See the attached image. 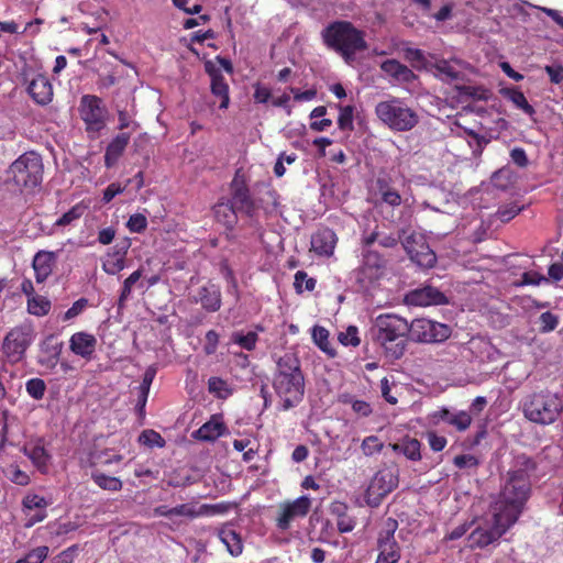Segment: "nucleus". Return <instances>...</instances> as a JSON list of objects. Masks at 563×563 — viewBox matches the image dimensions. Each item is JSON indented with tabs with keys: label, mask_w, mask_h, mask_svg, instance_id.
Wrapping results in <instances>:
<instances>
[{
	"label": "nucleus",
	"mask_w": 563,
	"mask_h": 563,
	"mask_svg": "<svg viewBox=\"0 0 563 563\" xmlns=\"http://www.w3.org/2000/svg\"><path fill=\"white\" fill-rule=\"evenodd\" d=\"M272 385L283 411L297 407L303 400L306 379L300 360L295 354L286 353L276 361Z\"/></svg>",
	"instance_id": "obj_1"
},
{
	"label": "nucleus",
	"mask_w": 563,
	"mask_h": 563,
	"mask_svg": "<svg viewBox=\"0 0 563 563\" xmlns=\"http://www.w3.org/2000/svg\"><path fill=\"white\" fill-rule=\"evenodd\" d=\"M375 341L384 349L387 357L399 360L406 352L409 339V323L397 314H380L372 329Z\"/></svg>",
	"instance_id": "obj_2"
},
{
	"label": "nucleus",
	"mask_w": 563,
	"mask_h": 563,
	"mask_svg": "<svg viewBox=\"0 0 563 563\" xmlns=\"http://www.w3.org/2000/svg\"><path fill=\"white\" fill-rule=\"evenodd\" d=\"M530 492V476L525 471H511L494 509L510 522L516 523Z\"/></svg>",
	"instance_id": "obj_3"
},
{
	"label": "nucleus",
	"mask_w": 563,
	"mask_h": 563,
	"mask_svg": "<svg viewBox=\"0 0 563 563\" xmlns=\"http://www.w3.org/2000/svg\"><path fill=\"white\" fill-rule=\"evenodd\" d=\"M523 417L539 426L555 423L563 413V399L558 393L541 389L526 395L521 400Z\"/></svg>",
	"instance_id": "obj_4"
},
{
	"label": "nucleus",
	"mask_w": 563,
	"mask_h": 563,
	"mask_svg": "<svg viewBox=\"0 0 563 563\" xmlns=\"http://www.w3.org/2000/svg\"><path fill=\"white\" fill-rule=\"evenodd\" d=\"M321 36L327 47L340 53L346 60L367 47L364 33L349 21L330 23L322 30Z\"/></svg>",
	"instance_id": "obj_5"
},
{
	"label": "nucleus",
	"mask_w": 563,
	"mask_h": 563,
	"mask_svg": "<svg viewBox=\"0 0 563 563\" xmlns=\"http://www.w3.org/2000/svg\"><path fill=\"white\" fill-rule=\"evenodd\" d=\"M43 172L42 157L35 152H26L10 165L7 183L12 184L20 191L34 189L41 185Z\"/></svg>",
	"instance_id": "obj_6"
},
{
	"label": "nucleus",
	"mask_w": 563,
	"mask_h": 563,
	"mask_svg": "<svg viewBox=\"0 0 563 563\" xmlns=\"http://www.w3.org/2000/svg\"><path fill=\"white\" fill-rule=\"evenodd\" d=\"M375 114L396 132H408L419 123L418 113L397 97L379 101L375 107Z\"/></svg>",
	"instance_id": "obj_7"
},
{
	"label": "nucleus",
	"mask_w": 563,
	"mask_h": 563,
	"mask_svg": "<svg viewBox=\"0 0 563 563\" xmlns=\"http://www.w3.org/2000/svg\"><path fill=\"white\" fill-rule=\"evenodd\" d=\"M206 74L210 77V90L214 98L219 99L220 109H228L230 104V87L222 75L221 69L228 74L233 73L230 59L218 55L214 60H206L203 64Z\"/></svg>",
	"instance_id": "obj_8"
},
{
	"label": "nucleus",
	"mask_w": 563,
	"mask_h": 563,
	"mask_svg": "<svg viewBox=\"0 0 563 563\" xmlns=\"http://www.w3.org/2000/svg\"><path fill=\"white\" fill-rule=\"evenodd\" d=\"M34 339L31 324L24 323L12 328L3 339L2 351L11 364L21 362Z\"/></svg>",
	"instance_id": "obj_9"
},
{
	"label": "nucleus",
	"mask_w": 563,
	"mask_h": 563,
	"mask_svg": "<svg viewBox=\"0 0 563 563\" xmlns=\"http://www.w3.org/2000/svg\"><path fill=\"white\" fill-rule=\"evenodd\" d=\"M409 338L420 343H441L451 336V328L427 318H417L409 323Z\"/></svg>",
	"instance_id": "obj_10"
},
{
	"label": "nucleus",
	"mask_w": 563,
	"mask_h": 563,
	"mask_svg": "<svg viewBox=\"0 0 563 563\" xmlns=\"http://www.w3.org/2000/svg\"><path fill=\"white\" fill-rule=\"evenodd\" d=\"M398 471L391 467L379 470L371 479L365 492L366 503L377 507L382 500L398 486Z\"/></svg>",
	"instance_id": "obj_11"
},
{
	"label": "nucleus",
	"mask_w": 563,
	"mask_h": 563,
	"mask_svg": "<svg viewBox=\"0 0 563 563\" xmlns=\"http://www.w3.org/2000/svg\"><path fill=\"white\" fill-rule=\"evenodd\" d=\"M398 528L397 520L388 518L377 538L378 555L375 563H398L401 558V550L395 539Z\"/></svg>",
	"instance_id": "obj_12"
},
{
	"label": "nucleus",
	"mask_w": 563,
	"mask_h": 563,
	"mask_svg": "<svg viewBox=\"0 0 563 563\" xmlns=\"http://www.w3.org/2000/svg\"><path fill=\"white\" fill-rule=\"evenodd\" d=\"M412 262L423 268H431L437 263L435 253L430 249L422 233L412 231L401 242Z\"/></svg>",
	"instance_id": "obj_13"
},
{
	"label": "nucleus",
	"mask_w": 563,
	"mask_h": 563,
	"mask_svg": "<svg viewBox=\"0 0 563 563\" xmlns=\"http://www.w3.org/2000/svg\"><path fill=\"white\" fill-rule=\"evenodd\" d=\"M311 508V499L303 495L294 500L284 501L278 506L275 526L280 531L290 529L297 519L305 518Z\"/></svg>",
	"instance_id": "obj_14"
},
{
	"label": "nucleus",
	"mask_w": 563,
	"mask_h": 563,
	"mask_svg": "<svg viewBox=\"0 0 563 563\" xmlns=\"http://www.w3.org/2000/svg\"><path fill=\"white\" fill-rule=\"evenodd\" d=\"M78 110L88 132H99L106 126L107 110L101 98L95 95H84Z\"/></svg>",
	"instance_id": "obj_15"
},
{
	"label": "nucleus",
	"mask_w": 563,
	"mask_h": 563,
	"mask_svg": "<svg viewBox=\"0 0 563 563\" xmlns=\"http://www.w3.org/2000/svg\"><path fill=\"white\" fill-rule=\"evenodd\" d=\"M231 198L229 203L234 208L235 212L244 214L253 219L256 216L258 206L251 196L250 188L244 177L236 174L230 184Z\"/></svg>",
	"instance_id": "obj_16"
},
{
	"label": "nucleus",
	"mask_w": 563,
	"mask_h": 563,
	"mask_svg": "<svg viewBox=\"0 0 563 563\" xmlns=\"http://www.w3.org/2000/svg\"><path fill=\"white\" fill-rule=\"evenodd\" d=\"M509 519H506L494 509V522L492 528H476L470 536L472 547L485 548L497 541L506 531L514 526Z\"/></svg>",
	"instance_id": "obj_17"
},
{
	"label": "nucleus",
	"mask_w": 563,
	"mask_h": 563,
	"mask_svg": "<svg viewBox=\"0 0 563 563\" xmlns=\"http://www.w3.org/2000/svg\"><path fill=\"white\" fill-rule=\"evenodd\" d=\"M406 300L410 305L421 307L448 302L445 295L433 286H424L411 290L407 294Z\"/></svg>",
	"instance_id": "obj_18"
},
{
	"label": "nucleus",
	"mask_w": 563,
	"mask_h": 563,
	"mask_svg": "<svg viewBox=\"0 0 563 563\" xmlns=\"http://www.w3.org/2000/svg\"><path fill=\"white\" fill-rule=\"evenodd\" d=\"M401 240L399 233L386 232L376 225L372 231H363L361 236L362 246H374L377 243L380 247L391 250L398 246Z\"/></svg>",
	"instance_id": "obj_19"
},
{
	"label": "nucleus",
	"mask_w": 563,
	"mask_h": 563,
	"mask_svg": "<svg viewBox=\"0 0 563 563\" xmlns=\"http://www.w3.org/2000/svg\"><path fill=\"white\" fill-rule=\"evenodd\" d=\"M338 242L336 234L329 228H321L311 236V250L322 256H331Z\"/></svg>",
	"instance_id": "obj_20"
},
{
	"label": "nucleus",
	"mask_w": 563,
	"mask_h": 563,
	"mask_svg": "<svg viewBox=\"0 0 563 563\" xmlns=\"http://www.w3.org/2000/svg\"><path fill=\"white\" fill-rule=\"evenodd\" d=\"M27 92L37 104H48L53 99V86L42 74L36 75L27 86Z\"/></svg>",
	"instance_id": "obj_21"
},
{
	"label": "nucleus",
	"mask_w": 563,
	"mask_h": 563,
	"mask_svg": "<svg viewBox=\"0 0 563 563\" xmlns=\"http://www.w3.org/2000/svg\"><path fill=\"white\" fill-rule=\"evenodd\" d=\"M195 301L199 302L208 312L218 311L222 303L220 287L213 283H208L201 286L198 289Z\"/></svg>",
	"instance_id": "obj_22"
},
{
	"label": "nucleus",
	"mask_w": 563,
	"mask_h": 563,
	"mask_svg": "<svg viewBox=\"0 0 563 563\" xmlns=\"http://www.w3.org/2000/svg\"><path fill=\"white\" fill-rule=\"evenodd\" d=\"M63 342H57L53 335L45 339L41 345L38 363L46 369L53 371L59 363Z\"/></svg>",
	"instance_id": "obj_23"
},
{
	"label": "nucleus",
	"mask_w": 563,
	"mask_h": 563,
	"mask_svg": "<svg viewBox=\"0 0 563 563\" xmlns=\"http://www.w3.org/2000/svg\"><path fill=\"white\" fill-rule=\"evenodd\" d=\"M57 255L51 251H38L33 258V269L35 273L36 283L45 282L55 267Z\"/></svg>",
	"instance_id": "obj_24"
},
{
	"label": "nucleus",
	"mask_w": 563,
	"mask_h": 563,
	"mask_svg": "<svg viewBox=\"0 0 563 563\" xmlns=\"http://www.w3.org/2000/svg\"><path fill=\"white\" fill-rule=\"evenodd\" d=\"M96 346L97 339L95 335L87 332H76L69 340L70 351L86 360H90L92 357Z\"/></svg>",
	"instance_id": "obj_25"
},
{
	"label": "nucleus",
	"mask_w": 563,
	"mask_h": 563,
	"mask_svg": "<svg viewBox=\"0 0 563 563\" xmlns=\"http://www.w3.org/2000/svg\"><path fill=\"white\" fill-rule=\"evenodd\" d=\"M380 69L394 81L399 84H410L417 78L415 73L409 67L401 64L397 59L384 60L380 64Z\"/></svg>",
	"instance_id": "obj_26"
},
{
	"label": "nucleus",
	"mask_w": 563,
	"mask_h": 563,
	"mask_svg": "<svg viewBox=\"0 0 563 563\" xmlns=\"http://www.w3.org/2000/svg\"><path fill=\"white\" fill-rule=\"evenodd\" d=\"M131 135L128 132H121L115 135L112 141L108 144L104 153V166L107 168L113 167L119 158L124 153L126 146L129 145Z\"/></svg>",
	"instance_id": "obj_27"
},
{
	"label": "nucleus",
	"mask_w": 563,
	"mask_h": 563,
	"mask_svg": "<svg viewBox=\"0 0 563 563\" xmlns=\"http://www.w3.org/2000/svg\"><path fill=\"white\" fill-rule=\"evenodd\" d=\"M225 431V426L222 417L213 415L209 421L205 422L198 430L192 433V437L201 441H214L221 437Z\"/></svg>",
	"instance_id": "obj_28"
},
{
	"label": "nucleus",
	"mask_w": 563,
	"mask_h": 563,
	"mask_svg": "<svg viewBox=\"0 0 563 563\" xmlns=\"http://www.w3.org/2000/svg\"><path fill=\"white\" fill-rule=\"evenodd\" d=\"M23 453L32 461L34 466L41 472L46 473L51 455L44 448L43 441L38 439L32 445H24Z\"/></svg>",
	"instance_id": "obj_29"
},
{
	"label": "nucleus",
	"mask_w": 563,
	"mask_h": 563,
	"mask_svg": "<svg viewBox=\"0 0 563 563\" xmlns=\"http://www.w3.org/2000/svg\"><path fill=\"white\" fill-rule=\"evenodd\" d=\"M384 274V269L361 264V266L355 271V280L360 288L369 290L375 287Z\"/></svg>",
	"instance_id": "obj_30"
},
{
	"label": "nucleus",
	"mask_w": 563,
	"mask_h": 563,
	"mask_svg": "<svg viewBox=\"0 0 563 563\" xmlns=\"http://www.w3.org/2000/svg\"><path fill=\"white\" fill-rule=\"evenodd\" d=\"M218 537L232 556H239L242 554L244 549L243 540L241 534L234 529L225 526L219 530Z\"/></svg>",
	"instance_id": "obj_31"
},
{
	"label": "nucleus",
	"mask_w": 563,
	"mask_h": 563,
	"mask_svg": "<svg viewBox=\"0 0 563 563\" xmlns=\"http://www.w3.org/2000/svg\"><path fill=\"white\" fill-rule=\"evenodd\" d=\"M389 446L395 453L402 454L410 461L421 460V443L415 438L405 437L401 441L391 443Z\"/></svg>",
	"instance_id": "obj_32"
},
{
	"label": "nucleus",
	"mask_w": 563,
	"mask_h": 563,
	"mask_svg": "<svg viewBox=\"0 0 563 563\" xmlns=\"http://www.w3.org/2000/svg\"><path fill=\"white\" fill-rule=\"evenodd\" d=\"M126 247L121 250L114 249L107 253L106 260L102 263V269L109 275H115L125 267Z\"/></svg>",
	"instance_id": "obj_33"
},
{
	"label": "nucleus",
	"mask_w": 563,
	"mask_h": 563,
	"mask_svg": "<svg viewBox=\"0 0 563 563\" xmlns=\"http://www.w3.org/2000/svg\"><path fill=\"white\" fill-rule=\"evenodd\" d=\"M499 92L504 98L511 101L516 108L522 110L526 114L532 117L536 113L534 108L528 102L523 92L518 88L506 87L501 88Z\"/></svg>",
	"instance_id": "obj_34"
},
{
	"label": "nucleus",
	"mask_w": 563,
	"mask_h": 563,
	"mask_svg": "<svg viewBox=\"0 0 563 563\" xmlns=\"http://www.w3.org/2000/svg\"><path fill=\"white\" fill-rule=\"evenodd\" d=\"M123 456L119 453H114L111 449L93 450L89 453V464L92 467L96 466H109L113 463H120Z\"/></svg>",
	"instance_id": "obj_35"
},
{
	"label": "nucleus",
	"mask_w": 563,
	"mask_h": 563,
	"mask_svg": "<svg viewBox=\"0 0 563 563\" xmlns=\"http://www.w3.org/2000/svg\"><path fill=\"white\" fill-rule=\"evenodd\" d=\"M218 506L216 505H202L198 510L189 504H181L172 508V517L184 516L189 518H196L205 515L214 514Z\"/></svg>",
	"instance_id": "obj_36"
},
{
	"label": "nucleus",
	"mask_w": 563,
	"mask_h": 563,
	"mask_svg": "<svg viewBox=\"0 0 563 563\" xmlns=\"http://www.w3.org/2000/svg\"><path fill=\"white\" fill-rule=\"evenodd\" d=\"M214 214L219 222H221L227 229L232 230L238 223V212L234 208L228 203H218L214 206Z\"/></svg>",
	"instance_id": "obj_37"
},
{
	"label": "nucleus",
	"mask_w": 563,
	"mask_h": 563,
	"mask_svg": "<svg viewBox=\"0 0 563 563\" xmlns=\"http://www.w3.org/2000/svg\"><path fill=\"white\" fill-rule=\"evenodd\" d=\"M91 479L103 490L120 492L123 487V483L119 477L109 476L99 471H93L91 473Z\"/></svg>",
	"instance_id": "obj_38"
},
{
	"label": "nucleus",
	"mask_w": 563,
	"mask_h": 563,
	"mask_svg": "<svg viewBox=\"0 0 563 563\" xmlns=\"http://www.w3.org/2000/svg\"><path fill=\"white\" fill-rule=\"evenodd\" d=\"M362 247V264L386 271L388 260L384 253H379L372 246Z\"/></svg>",
	"instance_id": "obj_39"
},
{
	"label": "nucleus",
	"mask_w": 563,
	"mask_h": 563,
	"mask_svg": "<svg viewBox=\"0 0 563 563\" xmlns=\"http://www.w3.org/2000/svg\"><path fill=\"white\" fill-rule=\"evenodd\" d=\"M143 276L142 269H136L129 277H126L123 282L122 289L118 299V310H122L125 308L126 301L129 300L133 286L141 279Z\"/></svg>",
	"instance_id": "obj_40"
},
{
	"label": "nucleus",
	"mask_w": 563,
	"mask_h": 563,
	"mask_svg": "<svg viewBox=\"0 0 563 563\" xmlns=\"http://www.w3.org/2000/svg\"><path fill=\"white\" fill-rule=\"evenodd\" d=\"M89 203L84 200L73 206L67 212H65L60 218H58L55 222L56 227H66L73 223L74 221L80 219L85 212L88 210Z\"/></svg>",
	"instance_id": "obj_41"
},
{
	"label": "nucleus",
	"mask_w": 563,
	"mask_h": 563,
	"mask_svg": "<svg viewBox=\"0 0 563 563\" xmlns=\"http://www.w3.org/2000/svg\"><path fill=\"white\" fill-rule=\"evenodd\" d=\"M51 301L41 295L31 296L27 298V312L36 317L46 316L51 310Z\"/></svg>",
	"instance_id": "obj_42"
},
{
	"label": "nucleus",
	"mask_w": 563,
	"mask_h": 563,
	"mask_svg": "<svg viewBox=\"0 0 563 563\" xmlns=\"http://www.w3.org/2000/svg\"><path fill=\"white\" fill-rule=\"evenodd\" d=\"M312 340L316 343V345L327 353L330 356H334L335 352L331 347L330 341H329V331L321 327V325H314L312 328Z\"/></svg>",
	"instance_id": "obj_43"
},
{
	"label": "nucleus",
	"mask_w": 563,
	"mask_h": 563,
	"mask_svg": "<svg viewBox=\"0 0 563 563\" xmlns=\"http://www.w3.org/2000/svg\"><path fill=\"white\" fill-rule=\"evenodd\" d=\"M258 335L256 332L250 331L246 334L243 332H234L232 334V342L240 345L246 351H253L256 347Z\"/></svg>",
	"instance_id": "obj_44"
},
{
	"label": "nucleus",
	"mask_w": 563,
	"mask_h": 563,
	"mask_svg": "<svg viewBox=\"0 0 563 563\" xmlns=\"http://www.w3.org/2000/svg\"><path fill=\"white\" fill-rule=\"evenodd\" d=\"M139 442L148 448H164L166 444V441L161 433L152 429L142 431L139 435Z\"/></svg>",
	"instance_id": "obj_45"
},
{
	"label": "nucleus",
	"mask_w": 563,
	"mask_h": 563,
	"mask_svg": "<svg viewBox=\"0 0 563 563\" xmlns=\"http://www.w3.org/2000/svg\"><path fill=\"white\" fill-rule=\"evenodd\" d=\"M29 396L35 400H41L46 391V384L42 378H31L25 384Z\"/></svg>",
	"instance_id": "obj_46"
},
{
	"label": "nucleus",
	"mask_w": 563,
	"mask_h": 563,
	"mask_svg": "<svg viewBox=\"0 0 563 563\" xmlns=\"http://www.w3.org/2000/svg\"><path fill=\"white\" fill-rule=\"evenodd\" d=\"M340 113L338 118V126L342 131H352L353 130V112L354 108L352 106H340Z\"/></svg>",
	"instance_id": "obj_47"
},
{
	"label": "nucleus",
	"mask_w": 563,
	"mask_h": 563,
	"mask_svg": "<svg viewBox=\"0 0 563 563\" xmlns=\"http://www.w3.org/2000/svg\"><path fill=\"white\" fill-rule=\"evenodd\" d=\"M522 209H523L522 206H519L516 202H510V203L500 206L496 212V216L501 222H509L517 214H519Z\"/></svg>",
	"instance_id": "obj_48"
},
{
	"label": "nucleus",
	"mask_w": 563,
	"mask_h": 563,
	"mask_svg": "<svg viewBox=\"0 0 563 563\" xmlns=\"http://www.w3.org/2000/svg\"><path fill=\"white\" fill-rule=\"evenodd\" d=\"M464 132L472 139L470 146L473 147L474 156L482 155L484 147L489 143V140L486 136L478 134L474 130L465 129Z\"/></svg>",
	"instance_id": "obj_49"
},
{
	"label": "nucleus",
	"mask_w": 563,
	"mask_h": 563,
	"mask_svg": "<svg viewBox=\"0 0 563 563\" xmlns=\"http://www.w3.org/2000/svg\"><path fill=\"white\" fill-rule=\"evenodd\" d=\"M305 284V289L307 291H312L316 288V279L312 277H308L305 271H298L295 274L294 287L296 292L301 294L303 291L302 285Z\"/></svg>",
	"instance_id": "obj_50"
},
{
	"label": "nucleus",
	"mask_w": 563,
	"mask_h": 563,
	"mask_svg": "<svg viewBox=\"0 0 563 563\" xmlns=\"http://www.w3.org/2000/svg\"><path fill=\"white\" fill-rule=\"evenodd\" d=\"M384 448V443L376 435L364 438L361 444V450L364 455L372 456L379 453Z\"/></svg>",
	"instance_id": "obj_51"
},
{
	"label": "nucleus",
	"mask_w": 563,
	"mask_h": 563,
	"mask_svg": "<svg viewBox=\"0 0 563 563\" xmlns=\"http://www.w3.org/2000/svg\"><path fill=\"white\" fill-rule=\"evenodd\" d=\"M453 464L459 470L476 471L479 460L473 454H460L453 459Z\"/></svg>",
	"instance_id": "obj_52"
},
{
	"label": "nucleus",
	"mask_w": 563,
	"mask_h": 563,
	"mask_svg": "<svg viewBox=\"0 0 563 563\" xmlns=\"http://www.w3.org/2000/svg\"><path fill=\"white\" fill-rule=\"evenodd\" d=\"M539 331L541 333H549L556 329L559 325V316L551 311H545L539 317Z\"/></svg>",
	"instance_id": "obj_53"
},
{
	"label": "nucleus",
	"mask_w": 563,
	"mask_h": 563,
	"mask_svg": "<svg viewBox=\"0 0 563 563\" xmlns=\"http://www.w3.org/2000/svg\"><path fill=\"white\" fill-rule=\"evenodd\" d=\"M47 555L48 547L41 545L31 550L24 558L18 560L15 563H43Z\"/></svg>",
	"instance_id": "obj_54"
},
{
	"label": "nucleus",
	"mask_w": 563,
	"mask_h": 563,
	"mask_svg": "<svg viewBox=\"0 0 563 563\" xmlns=\"http://www.w3.org/2000/svg\"><path fill=\"white\" fill-rule=\"evenodd\" d=\"M339 341L345 346H358L361 343L358 329L355 325H349L344 332H340Z\"/></svg>",
	"instance_id": "obj_55"
},
{
	"label": "nucleus",
	"mask_w": 563,
	"mask_h": 563,
	"mask_svg": "<svg viewBox=\"0 0 563 563\" xmlns=\"http://www.w3.org/2000/svg\"><path fill=\"white\" fill-rule=\"evenodd\" d=\"M460 95L463 97H467L474 100H487L488 99V90L483 87L476 86H462L460 89Z\"/></svg>",
	"instance_id": "obj_56"
},
{
	"label": "nucleus",
	"mask_w": 563,
	"mask_h": 563,
	"mask_svg": "<svg viewBox=\"0 0 563 563\" xmlns=\"http://www.w3.org/2000/svg\"><path fill=\"white\" fill-rule=\"evenodd\" d=\"M126 227L130 230V232L133 233H142L147 228V219L142 213H134L130 216Z\"/></svg>",
	"instance_id": "obj_57"
},
{
	"label": "nucleus",
	"mask_w": 563,
	"mask_h": 563,
	"mask_svg": "<svg viewBox=\"0 0 563 563\" xmlns=\"http://www.w3.org/2000/svg\"><path fill=\"white\" fill-rule=\"evenodd\" d=\"M472 423V416L470 412L461 410L454 413V419H452V427H454L457 431L463 432L470 428Z\"/></svg>",
	"instance_id": "obj_58"
},
{
	"label": "nucleus",
	"mask_w": 563,
	"mask_h": 563,
	"mask_svg": "<svg viewBox=\"0 0 563 563\" xmlns=\"http://www.w3.org/2000/svg\"><path fill=\"white\" fill-rule=\"evenodd\" d=\"M379 190L382 194V200L385 203H387L391 207H397L401 203V197L397 190L390 188L387 185L379 186Z\"/></svg>",
	"instance_id": "obj_59"
},
{
	"label": "nucleus",
	"mask_w": 563,
	"mask_h": 563,
	"mask_svg": "<svg viewBox=\"0 0 563 563\" xmlns=\"http://www.w3.org/2000/svg\"><path fill=\"white\" fill-rule=\"evenodd\" d=\"M22 506L24 509H34L38 508L44 510L48 506V501L36 494L33 495H26L22 500Z\"/></svg>",
	"instance_id": "obj_60"
},
{
	"label": "nucleus",
	"mask_w": 563,
	"mask_h": 563,
	"mask_svg": "<svg viewBox=\"0 0 563 563\" xmlns=\"http://www.w3.org/2000/svg\"><path fill=\"white\" fill-rule=\"evenodd\" d=\"M493 184L500 189H507L511 183V173L509 169L501 168L492 176Z\"/></svg>",
	"instance_id": "obj_61"
},
{
	"label": "nucleus",
	"mask_w": 563,
	"mask_h": 563,
	"mask_svg": "<svg viewBox=\"0 0 563 563\" xmlns=\"http://www.w3.org/2000/svg\"><path fill=\"white\" fill-rule=\"evenodd\" d=\"M126 189V185H121L120 183H111L104 190H103V194H102V202L104 205L109 203L112 201V199L120 195V194H123Z\"/></svg>",
	"instance_id": "obj_62"
},
{
	"label": "nucleus",
	"mask_w": 563,
	"mask_h": 563,
	"mask_svg": "<svg viewBox=\"0 0 563 563\" xmlns=\"http://www.w3.org/2000/svg\"><path fill=\"white\" fill-rule=\"evenodd\" d=\"M9 479L20 486H26L30 484V476L19 466H11L10 473L8 474Z\"/></svg>",
	"instance_id": "obj_63"
},
{
	"label": "nucleus",
	"mask_w": 563,
	"mask_h": 563,
	"mask_svg": "<svg viewBox=\"0 0 563 563\" xmlns=\"http://www.w3.org/2000/svg\"><path fill=\"white\" fill-rule=\"evenodd\" d=\"M544 70L548 74L550 81L552 84L559 85L563 81V66L562 65H547L544 67Z\"/></svg>",
	"instance_id": "obj_64"
}]
</instances>
